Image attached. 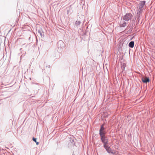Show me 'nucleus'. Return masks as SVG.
Segmentation results:
<instances>
[{
    "label": "nucleus",
    "instance_id": "obj_1",
    "mask_svg": "<svg viewBox=\"0 0 155 155\" xmlns=\"http://www.w3.org/2000/svg\"><path fill=\"white\" fill-rule=\"evenodd\" d=\"M136 19V18L134 17L133 15L130 13H126L123 18V20L126 21H134Z\"/></svg>",
    "mask_w": 155,
    "mask_h": 155
},
{
    "label": "nucleus",
    "instance_id": "obj_2",
    "mask_svg": "<svg viewBox=\"0 0 155 155\" xmlns=\"http://www.w3.org/2000/svg\"><path fill=\"white\" fill-rule=\"evenodd\" d=\"M101 139L102 142L104 143V146L107 144L108 141L107 137L105 136L101 137Z\"/></svg>",
    "mask_w": 155,
    "mask_h": 155
},
{
    "label": "nucleus",
    "instance_id": "obj_3",
    "mask_svg": "<svg viewBox=\"0 0 155 155\" xmlns=\"http://www.w3.org/2000/svg\"><path fill=\"white\" fill-rule=\"evenodd\" d=\"M146 2L144 1L141 2L139 4L138 9L140 10H142Z\"/></svg>",
    "mask_w": 155,
    "mask_h": 155
},
{
    "label": "nucleus",
    "instance_id": "obj_4",
    "mask_svg": "<svg viewBox=\"0 0 155 155\" xmlns=\"http://www.w3.org/2000/svg\"><path fill=\"white\" fill-rule=\"evenodd\" d=\"M103 146L104 148L106 150V151L108 153H113V152L111 149L110 148V147H109L107 144Z\"/></svg>",
    "mask_w": 155,
    "mask_h": 155
},
{
    "label": "nucleus",
    "instance_id": "obj_5",
    "mask_svg": "<svg viewBox=\"0 0 155 155\" xmlns=\"http://www.w3.org/2000/svg\"><path fill=\"white\" fill-rule=\"evenodd\" d=\"M141 80L143 83H147L150 81L149 78L147 77L142 78Z\"/></svg>",
    "mask_w": 155,
    "mask_h": 155
},
{
    "label": "nucleus",
    "instance_id": "obj_6",
    "mask_svg": "<svg viewBox=\"0 0 155 155\" xmlns=\"http://www.w3.org/2000/svg\"><path fill=\"white\" fill-rule=\"evenodd\" d=\"M127 23L124 21H121L120 23L119 26L120 28L125 27L126 26Z\"/></svg>",
    "mask_w": 155,
    "mask_h": 155
},
{
    "label": "nucleus",
    "instance_id": "obj_7",
    "mask_svg": "<svg viewBox=\"0 0 155 155\" xmlns=\"http://www.w3.org/2000/svg\"><path fill=\"white\" fill-rule=\"evenodd\" d=\"M101 132H100V131H99V134L101 137H104L105 136L106 132L104 130L101 131Z\"/></svg>",
    "mask_w": 155,
    "mask_h": 155
},
{
    "label": "nucleus",
    "instance_id": "obj_8",
    "mask_svg": "<svg viewBox=\"0 0 155 155\" xmlns=\"http://www.w3.org/2000/svg\"><path fill=\"white\" fill-rule=\"evenodd\" d=\"M129 46L130 48H133L134 47V41H130L129 44Z\"/></svg>",
    "mask_w": 155,
    "mask_h": 155
},
{
    "label": "nucleus",
    "instance_id": "obj_9",
    "mask_svg": "<svg viewBox=\"0 0 155 155\" xmlns=\"http://www.w3.org/2000/svg\"><path fill=\"white\" fill-rule=\"evenodd\" d=\"M121 68L122 70V71H123L125 69V68L126 66V64L125 63H122L121 64Z\"/></svg>",
    "mask_w": 155,
    "mask_h": 155
},
{
    "label": "nucleus",
    "instance_id": "obj_10",
    "mask_svg": "<svg viewBox=\"0 0 155 155\" xmlns=\"http://www.w3.org/2000/svg\"><path fill=\"white\" fill-rule=\"evenodd\" d=\"M81 23V22L79 21H76L75 22V25L76 26H78L80 25Z\"/></svg>",
    "mask_w": 155,
    "mask_h": 155
},
{
    "label": "nucleus",
    "instance_id": "obj_11",
    "mask_svg": "<svg viewBox=\"0 0 155 155\" xmlns=\"http://www.w3.org/2000/svg\"><path fill=\"white\" fill-rule=\"evenodd\" d=\"M105 130V128L104 127H102V126H101V127L99 131L101 132V131H104Z\"/></svg>",
    "mask_w": 155,
    "mask_h": 155
},
{
    "label": "nucleus",
    "instance_id": "obj_12",
    "mask_svg": "<svg viewBox=\"0 0 155 155\" xmlns=\"http://www.w3.org/2000/svg\"><path fill=\"white\" fill-rule=\"evenodd\" d=\"M141 11L142 10H140L138 12H137V16H139V15L141 13Z\"/></svg>",
    "mask_w": 155,
    "mask_h": 155
},
{
    "label": "nucleus",
    "instance_id": "obj_13",
    "mask_svg": "<svg viewBox=\"0 0 155 155\" xmlns=\"http://www.w3.org/2000/svg\"><path fill=\"white\" fill-rule=\"evenodd\" d=\"M38 33L41 36H42V33H41V31H40L39 30H38Z\"/></svg>",
    "mask_w": 155,
    "mask_h": 155
},
{
    "label": "nucleus",
    "instance_id": "obj_14",
    "mask_svg": "<svg viewBox=\"0 0 155 155\" xmlns=\"http://www.w3.org/2000/svg\"><path fill=\"white\" fill-rule=\"evenodd\" d=\"M33 140L36 143L37 142V139L36 138H34V137H33Z\"/></svg>",
    "mask_w": 155,
    "mask_h": 155
},
{
    "label": "nucleus",
    "instance_id": "obj_15",
    "mask_svg": "<svg viewBox=\"0 0 155 155\" xmlns=\"http://www.w3.org/2000/svg\"><path fill=\"white\" fill-rule=\"evenodd\" d=\"M140 16H137V20L138 21V23L139 22V20H140Z\"/></svg>",
    "mask_w": 155,
    "mask_h": 155
},
{
    "label": "nucleus",
    "instance_id": "obj_16",
    "mask_svg": "<svg viewBox=\"0 0 155 155\" xmlns=\"http://www.w3.org/2000/svg\"><path fill=\"white\" fill-rule=\"evenodd\" d=\"M104 124H102L101 125V126H102V127H104Z\"/></svg>",
    "mask_w": 155,
    "mask_h": 155
},
{
    "label": "nucleus",
    "instance_id": "obj_17",
    "mask_svg": "<svg viewBox=\"0 0 155 155\" xmlns=\"http://www.w3.org/2000/svg\"><path fill=\"white\" fill-rule=\"evenodd\" d=\"M36 143L37 145H38L39 144V143L38 142H36Z\"/></svg>",
    "mask_w": 155,
    "mask_h": 155
},
{
    "label": "nucleus",
    "instance_id": "obj_18",
    "mask_svg": "<svg viewBox=\"0 0 155 155\" xmlns=\"http://www.w3.org/2000/svg\"><path fill=\"white\" fill-rule=\"evenodd\" d=\"M132 28L131 29V28L130 29V30H131V31L132 30Z\"/></svg>",
    "mask_w": 155,
    "mask_h": 155
},
{
    "label": "nucleus",
    "instance_id": "obj_19",
    "mask_svg": "<svg viewBox=\"0 0 155 155\" xmlns=\"http://www.w3.org/2000/svg\"><path fill=\"white\" fill-rule=\"evenodd\" d=\"M30 38H31L30 37L29 38V40H30Z\"/></svg>",
    "mask_w": 155,
    "mask_h": 155
}]
</instances>
